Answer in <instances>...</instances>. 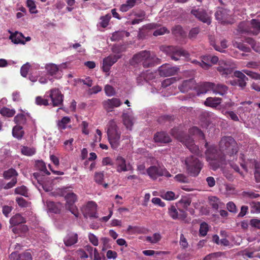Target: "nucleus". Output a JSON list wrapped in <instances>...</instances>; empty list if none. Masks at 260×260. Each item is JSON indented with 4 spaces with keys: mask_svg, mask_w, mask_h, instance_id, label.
Segmentation results:
<instances>
[{
    "mask_svg": "<svg viewBox=\"0 0 260 260\" xmlns=\"http://www.w3.org/2000/svg\"><path fill=\"white\" fill-rule=\"evenodd\" d=\"M185 165L187 173L192 177L198 176L203 168L202 162L193 155H190L185 158Z\"/></svg>",
    "mask_w": 260,
    "mask_h": 260,
    "instance_id": "obj_5",
    "label": "nucleus"
},
{
    "mask_svg": "<svg viewBox=\"0 0 260 260\" xmlns=\"http://www.w3.org/2000/svg\"><path fill=\"white\" fill-rule=\"evenodd\" d=\"M17 182V179L13 178L11 181L7 183H5L3 180H0V190L4 188L5 189H8L12 188L15 186Z\"/></svg>",
    "mask_w": 260,
    "mask_h": 260,
    "instance_id": "obj_30",
    "label": "nucleus"
},
{
    "mask_svg": "<svg viewBox=\"0 0 260 260\" xmlns=\"http://www.w3.org/2000/svg\"><path fill=\"white\" fill-rule=\"evenodd\" d=\"M119 58L120 56L117 55H110L105 58L103 61V71L106 73L109 72L111 66H113Z\"/></svg>",
    "mask_w": 260,
    "mask_h": 260,
    "instance_id": "obj_15",
    "label": "nucleus"
},
{
    "mask_svg": "<svg viewBox=\"0 0 260 260\" xmlns=\"http://www.w3.org/2000/svg\"><path fill=\"white\" fill-rule=\"evenodd\" d=\"M47 206L49 211L51 212L57 214L60 211V204L59 203H55L52 201L47 202Z\"/></svg>",
    "mask_w": 260,
    "mask_h": 260,
    "instance_id": "obj_28",
    "label": "nucleus"
},
{
    "mask_svg": "<svg viewBox=\"0 0 260 260\" xmlns=\"http://www.w3.org/2000/svg\"><path fill=\"white\" fill-rule=\"evenodd\" d=\"M233 46L243 52H250L251 51V49L249 47L246 46L241 42H235L233 43Z\"/></svg>",
    "mask_w": 260,
    "mask_h": 260,
    "instance_id": "obj_41",
    "label": "nucleus"
},
{
    "mask_svg": "<svg viewBox=\"0 0 260 260\" xmlns=\"http://www.w3.org/2000/svg\"><path fill=\"white\" fill-rule=\"evenodd\" d=\"M251 212L253 213H260V202H252L250 204Z\"/></svg>",
    "mask_w": 260,
    "mask_h": 260,
    "instance_id": "obj_49",
    "label": "nucleus"
},
{
    "mask_svg": "<svg viewBox=\"0 0 260 260\" xmlns=\"http://www.w3.org/2000/svg\"><path fill=\"white\" fill-rule=\"evenodd\" d=\"M180 245L183 249H185L188 247V242L184 235L181 234L180 238Z\"/></svg>",
    "mask_w": 260,
    "mask_h": 260,
    "instance_id": "obj_63",
    "label": "nucleus"
},
{
    "mask_svg": "<svg viewBox=\"0 0 260 260\" xmlns=\"http://www.w3.org/2000/svg\"><path fill=\"white\" fill-rule=\"evenodd\" d=\"M169 32V31L167 29V28L165 27H162L160 28L159 29L155 30L154 32L153 35L154 36H160L165 34V33Z\"/></svg>",
    "mask_w": 260,
    "mask_h": 260,
    "instance_id": "obj_61",
    "label": "nucleus"
},
{
    "mask_svg": "<svg viewBox=\"0 0 260 260\" xmlns=\"http://www.w3.org/2000/svg\"><path fill=\"white\" fill-rule=\"evenodd\" d=\"M19 260H32L31 253L29 252L25 251L19 254Z\"/></svg>",
    "mask_w": 260,
    "mask_h": 260,
    "instance_id": "obj_57",
    "label": "nucleus"
},
{
    "mask_svg": "<svg viewBox=\"0 0 260 260\" xmlns=\"http://www.w3.org/2000/svg\"><path fill=\"white\" fill-rule=\"evenodd\" d=\"M78 241V235L71 234L68 235L64 239V244L67 246H71L76 244Z\"/></svg>",
    "mask_w": 260,
    "mask_h": 260,
    "instance_id": "obj_26",
    "label": "nucleus"
},
{
    "mask_svg": "<svg viewBox=\"0 0 260 260\" xmlns=\"http://www.w3.org/2000/svg\"><path fill=\"white\" fill-rule=\"evenodd\" d=\"M254 177L257 183L260 182V161H255Z\"/></svg>",
    "mask_w": 260,
    "mask_h": 260,
    "instance_id": "obj_36",
    "label": "nucleus"
},
{
    "mask_svg": "<svg viewBox=\"0 0 260 260\" xmlns=\"http://www.w3.org/2000/svg\"><path fill=\"white\" fill-rule=\"evenodd\" d=\"M27 187L24 185L17 187L14 190L15 194H20L24 197H27Z\"/></svg>",
    "mask_w": 260,
    "mask_h": 260,
    "instance_id": "obj_45",
    "label": "nucleus"
},
{
    "mask_svg": "<svg viewBox=\"0 0 260 260\" xmlns=\"http://www.w3.org/2000/svg\"><path fill=\"white\" fill-rule=\"evenodd\" d=\"M210 39H211L210 38ZM226 41L225 40L221 41L220 42L221 47H220L215 45L214 41L211 40V45H212L214 47V49L220 52H223L224 51V49L227 48L228 46L226 45Z\"/></svg>",
    "mask_w": 260,
    "mask_h": 260,
    "instance_id": "obj_37",
    "label": "nucleus"
},
{
    "mask_svg": "<svg viewBox=\"0 0 260 260\" xmlns=\"http://www.w3.org/2000/svg\"><path fill=\"white\" fill-rule=\"evenodd\" d=\"M83 214L85 218H98L96 204L93 201H89L84 207Z\"/></svg>",
    "mask_w": 260,
    "mask_h": 260,
    "instance_id": "obj_12",
    "label": "nucleus"
},
{
    "mask_svg": "<svg viewBox=\"0 0 260 260\" xmlns=\"http://www.w3.org/2000/svg\"><path fill=\"white\" fill-rule=\"evenodd\" d=\"M104 90L106 94L108 96H112L115 94L114 88L110 85H106L105 87Z\"/></svg>",
    "mask_w": 260,
    "mask_h": 260,
    "instance_id": "obj_59",
    "label": "nucleus"
},
{
    "mask_svg": "<svg viewBox=\"0 0 260 260\" xmlns=\"http://www.w3.org/2000/svg\"><path fill=\"white\" fill-rule=\"evenodd\" d=\"M189 133L192 135H198L202 138H204L205 136L203 132L196 126L193 127L189 129Z\"/></svg>",
    "mask_w": 260,
    "mask_h": 260,
    "instance_id": "obj_48",
    "label": "nucleus"
},
{
    "mask_svg": "<svg viewBox=\"0 0 260 260\" xmlns=\"http://www.w3.org/2000/svg\"><path fill=\"white\" fill-rule=\"evenodd\" d=\"M168 214L169 216L173 219H179L185 221L187 217V213L183 210L179 209V211L177 209L176 206L171 205L168 209Z\"/></svg>",
    "mask_w": 260,
    "mask_h": 260,
    "instance_id": "obj_14",
    "label": "nucleus"
},
{
    "mask_svg": "<svg viewBox=\"0 0 260 260\" xmlns=\"http://www.w3.org/2000/svg\"><path fill=\"white\" fill-rule=\"evenodd\" d=\"M178 68L171 67L170 64H164L159 68V73L161 76H171L175 75L178 70Z\"/></svg>",
    "mask_w": 260,
    "mask_h": 260,
    "instance_id": "obj_16",
    "label": "nucleus"
},
{
    "mask_svg": "<svg viewBox=\"0 0 260 260\" xmlns=\"http://www.w3.org/2000/svg\"><path fill=\"white\" fill-rule=\"evenodd\" d=\"M103 105L107 111H110L115 107H119L121 105V102L120 99L114 98L104 101L103 102Z\"/></svg>",
    "mask_w": 260,
    "mask_h": 260,
    "instance_id": "obj_18",
    "label": "nucleus"
},
{
    "mask_svg": "<svg viewBox=\"0 0 260 260\" xmlns=\"http://www.w3.org/2000/svg\"><path fill=\"white\" fill-rule=\"evenodd\" d=\"M181 142L186 147L193 153L198 155H200V150L199 147L194 144L193 139L189 136L185 135L180 139Z\"/></svg>",
    "mask_w": 260,
    "mask_h": 260,
    "instance_id": "obj_11",
    "label": "nucleus"
},
{
    "mask_svg": "<svg viewBox=\"0 0 260 260\" xmlns=\"http://www.w3.org/2000/svg\"><path fill=\"white\" fill-rule=\"evenodd\" d=\"M13 136L18 139H21L24 135V132L22 130V126L21 125L15 126L12 130Z\"/></svg>",
    "mask_w": 260,
    "mask_h": 260,
    "instance_id": "obj_32",
    "label": "nucleus"
},
{
    "mask_svg": "<svg viewBox=\"0 0 260 260\" xmlns=\"http://www.w3.org/2000/svg\"><path fill=\"white\" fill-rule=\"evenodd\" d=\"M45 96L50 98L51 102L50 103L53 107L60 106L63 101V94L60 90L57 88H53L46 92Z\"/></svg>",
    "mask_w": 260,
    "mask_h": 260,
    "instance_id": "obj_7",
    "label": "nucleus"
},
{
    "mask_svg": "<svg viewBox=\"0 0 260 260\" xmlns=\"http://www.w3.org/2000/svg\"><path fill=\"white\" fill-rule=\"evenodd\" d=\"M200 32L199 27H194L190 29L188 34V38L190 39H195Z\"/></svg>",
    "mask_w": 260,
    "mask_h": 260,
    "instance_id": "obj_54",
    "label": "nucleus"
},
{
    "mask_svg": "<svg viewBox=\"0 0 260 260\" xmlns=\"http://www.w3.org/2000/svg\"><path fill=\"white\" fill-rule=\"evenodd\" d=\"M26 6L29 8V12L31 14H36L38 13L35 2L32 0H27Z\"/></svg>",
    "mask_w": 260,
    "mask_h": 260,
    "instance_id": "obj_44",
    "label": "nucleus"
},
{
    "mask_svg": "<svg viewBox=\"0 0 260 260\" xmlns=\"http://www.w3.org/2000/svg\"><path fill=\"white\" fill-rule=\"evenodd\" d=\"M110 19L111 16L109 14H107L105 16L101 17L100 20L101 21L99 23L100 25L103 28L106 27L109 24Z\"/></svg>",
    "mask_w": 260,
    "mask_h": 260,
    "instance_id": "obj_46",
    "label": "nucleus"
},
{
    "mask_svg": "<svg viewBox=\"0 0 260 260\" xmlns=\"http://www.w3.org/2000/svg\"><path fill=\"white\" fill-rule=\"evenodd\" d=\"M36 104L39 106H48L50 104L49 103V100L48 99H44L40 96L36 97Z\"/></svg>",
    "mask_w": 260,
    "mask_h": 260,
    "instance_id": "obj_51",
    "label": "nucleus"
},
{
    "mask_svg": "<svg viewBox=\"0 0 260 260\" xmlns=\"http://www.w3.org/2000/svg\"><path fill=\"white\" fill-rule=\"evenodd\" d=\"M201 63L202 68L205 70H208L212 66V64L210 63V55L202 56Z\"/></svg>",
    "mask_w": 260,
    "mask_h": 260,
    "instance_id": "obj_34",
    "label": "nucleus"
},
{
    "mask_svg": "<svg viewBox=\"0 0 260 260\" xmlns=\"http://www.w3.org/2000/svg\"><path fill=\"white\" fill-rule=\"evenodd\" d=\"M21 152L24 155L31 156L35 153V150L34 149L24 146L21 149Z\"/></svg>",
    "mask_w": 260,
    "mask_h": 260,
    "instance_id": "obj_52",
    "label": "nucleus"
},
{
    "mask_svg": "<svg viewBox=\"0 0 260 260\" xmlns=\"http://www.w3.org/2000/svg\"><path fill=\"white\" fill-rule=\"evenodd\" d=\"M209 204L212 206V208L215 210H218L220 201L218 198L216 197L212 196L209 198Z\"/></svg>",
    "mask_w": 260,
    "mask_h": 260,
    "instance_id": "obj_38",
    "label": "nucleus"
},
{
    "mask_svg": "<svg viewBox=\"0 0 260 260\" xmlns=\"http://www.w3.org/2000/svg\"><path fill=\"white\" fill-rule=\"evenodd\" d=\"M88 239L89 241L94 245L98 246L99 244V240L98 238L92 233H89L88 235Z\"/></svg>",
    "mask_w": 260,
    "mask_h": 260,
    "instance_id": "obj_64",
    "label": "nucleus"
},
{
    "mask_svg": "<svg viewBox=\"0 0 260 260\" xmlns=\"http://www.w3.org/2000/svg\"><path fill=\"white\" fill-rule=\"evenodd\" d=\"M194 85V80L192 79L184 80L182 84L179 86V88L182 92H187L192 89Z\"/></svg>",
    "mask_w": 260,
    "mask_h": 260,
    "instance_id": "obj_25",
    "label": "nucleus"
},
{
    "mask_svg": "<svg viewBox=\"0 0 260 260\" xmlns=\"http://www.w3.org/2000/svg\"><path fill=\"white\" fill-rule=\"evenodd\" d=\"M107 134L111 147L114 149L117 148L120 144L121 132L114 120L109 122Z\"/></svg>",
    "mask_w": 260,
    "mask_h": 260,
    "instance_id": "obj_3",
    "label": "nucleus"
},
{
    "mask_svg": "<svg viewBox=\"0 0 260 260\" xmlns=\"http://www.w3.org/2000/svg\"><path fill=\"white\" fill-rule=\"evenodd\" d=\"M242 72L243 73L246 74L247 75L249 76L252 79H256V80H260V74L253 72L252 71L248 70H243L242 71Z\"/></svg>",
    "mask_w": 260,
    "mask_h": 260,
    "instance_id": "obj_50",
    "label": "nucleus"
},
{
    "mask_svg": "<svg viewBox=\"0 0 260 260\" xmlns=\"http://www.w3.org/2000/svg\"><path fill=\"white\" fill-rule=\"evenodd\" d=\"M219 146L220 151L225 156V160L228 156L230 157L228 159L229 161H231L235 158L237 159L236 155L238 151V147L236 141L232 137H222L220 141Z\"/></svg>",
    "mask_w": 260,
    "mask_h": 260,
    "instance_id": "obj_1",
    "label": "nucleus"
},
{
    "mask_svg": "<svg viewBox=\"0 0 260 260\" xmlns=\"http://www.w3.org/2000/svg\"><path fill=\"white\" fill-rule=\"evenodd\" d=\"M205 155L208 161H214V162H211L210 164L211 165H213V169L214 170L225 162V156L222 154L221 151L219 152L216 147L214 146H211L207 148Z\"/></svg>",
    "mask_w": 260,
    "mask_h": 260,
    "instance_id": "obj_2",
    "label": "nucleus"
},
{
    "mask_svg": "<svg viewBox=\"0 0 260 260\" xmlns=\"http://www.w3.org/2000/svg\"><path fill=\"white\" fill-rule=\"evenodd\" d=\"M9 32L11 34L9 37V39L14 44H24L25 41L23 40L24 36L21 32L18 31H15V32H12L9 30Z\"/></svg>",
    "mask_w": 260,
    "mask_h": 260,
    "instance_id": "obj_22",
    "label": "nucleus"
},
{
    "mask_svg": "<svg viewBox=\"0 0 260 260\" xmlns=\"http://www.w3.org/2000/svg\"><path fill=\"white\" fill-rule=\"evenodd\" d=\"M146 172L149 177L152 180H156L160 176L170 177L171 174L164 167L151 166L146 170Z\"/></svg>",
    "mask_w": 260,
    "mask_h": 260,
    "instance_id": "obj_8",
    "label": "nucleus"
},
{
    "mask_svg": "<svg viewBox=\"0 0 260 260\" xmlns=\"http://www.w3.org/2000/svg\"><path fill=\"white\" fill-rule=\"evenodd\" d=\"M191 13L204 23L210 24L211 21L206 12L203 10H192Z\"/></svg>",
    "mask_w": 260,
    "mask_h": 260,
    "instance_id": "obj_17",
    "label": "nucleus"
},
{
    "mask_svg": "<svg viewBox=\"0 0 260 260\" xmlns=\"http://www.w3.org/2000/svg\"><path fill=\"white\" fill-rule=\"evenodd\" d=\"M228 87L222 83H214L213 92L216 94L223 96L228 92Z\"/></svg>",
    "mask_w": 260,
    "mask_h": 260,
    "instance_id": "obj_23",
    "label": "nucleus"
},
{
    "mask_svg": "<svg viewBox=\"0 0 260 260\" xmlns=\"http://www.w3.org/2000/svg\"><path fill=\"white\" fill-rule=\"evenodd\" d=\"M164 51L172 60H178L181 56L188 57L189 53L182 48L177 46H169L165 47Z\"/></svg>",
    "mask_w": 260,
    "mask_h": 260,
    "instance_id": "obj_6",
    "label": "nucleus"
},
{
    "mask_svg": "<svg viewBox=\"0 0 260 260\" xmlns=\"http://www.w3.org/2000/svg\"><path fill=\"white\" fill-rule=\"evenodd\" d=\"M154 140L157 143H168L171 141V139L166 132H160L154 135Z\"/></svg>",
    "mask_w": 260,
    "mask_h": 260,
    "instance_id": "obj_19",
    "label": "nucleus"
},
{
    "mask_svg": "<svg viewBox=\"0 0 260 260\" xmlns=\"http://www.w3.org/2000/svg\"><path fill=\"white\" fill-rule=\"evenodd\" d=\"M133 59L137 63L142 62L143 67L150 68L160 63V59L151 55L150 52L142 51L134 55Z\"/></svg>",
    "mask_w": 260,
    "mask_h": 260,
    "instance_id": "obj_4",
    "label": "nucleus"
},
{
    "mask_svg": "<svg viewBox=\"0 0 260 260\" xmlns=\"http://www.w3.org/2000/svg\"><path fill=\"white\" fill-rule=\"evenodd\" d=\"M249 224L252 228L260 230V219H251L249 221Z\"/></svg>",
    "mask_w": 260,
    "mask_h": 260,
    "instance_id": "obj_58",
    "label": "nucleus"
},
{
    "mask_svg": "<svg viewBox=\"0 0 260 260\" xmlns=\"http://www.w3.org/2000/svg\"><path fill=\"white\" fill-rule=\"evenodd\" d=\"M18 174L17 171L13 168L8 169V170L5 171L3 173V176L5 179H10L11 178H16Z\"/></svg>",
    "mask_w": 260,
    "mask_h": 260,
    "instance_id": "obj_33",
    "label": "nucleus"
},
{
    "mask_svg": "<svg viewBox=\"0 0 260 260\" xmlns=\"http://www.w3.org/2000/svg\"><path fill=\"white\" fill-rule=\"evenodd\" d=\"M214 83L204 82L201 84L199 87V92L200 93H205L209 91H213Z\"/></svg>",
    "mask_w": 260,
    "mask_h": 260,
    "instance_id": "obj_27",
    "label": "nucleus"
},
{
    "mask_svg": "<svg viewBox=\"0 0 260 260\" xmlns=\"http://www.w3.org/2000/svg\"><path fill=\"white\" fill-rule=\"evenodd\" d=\"M15 122L17 125L24 124L26 122V117L23 114H18L14 118Z\"/></svg>",
    "mask_w": 260,
    "mask_h": 260,
    "instance_id": "obj_39",
    "label": "nucleus"
},
{
    "mask_svg": "<svg viewBox=\"0 0 260 260\" xmlns=\"http://www.w3.org/2000/svg\"><path fill=\"white\" fill-rule=\"evenodd\" d=\"M0 112L2 115L8 117H11L13 116L15 113L14 110L10 109L6 107H3L2 108Z\"/></svg>",
    "mask_w": 260,
    "mask_h": 260,
    "instance_id": "obj_40",
    "label": "nucleus"
},
{
    "mask_svg": "<svg viewBox=\"0 0 260 260\" xmlns=\"http://www.w3.org/2000/svg\"><path fill=\"white\" fill-rule=\"evenodd\" d=\"M234 76L238 79L236 81L235 83L239 86L244 88L246 85V81L248 80V78L243 73L239 71H236L234 73Z\"/></svg>",
    "mask_w": 260,
    "mask_h": 260,
    "instance_id": "obj_21",
    "label": "nucleus"
},
{
    "mask_svg": "<svg viewBox=\"0 0 260 260\" xmlns=\"http://www.w3.org/2000/svg\"><path fill=\"white\" fill-rule=\"evenodd\" d=\"M175 193L171 191H169L166 192L164 195H162L161 197L167 200H173L175 199Z\"/></svg>",
    "mask_w": 260,
    "mask_h": 260,
    "instance_id": "obj_62",
    "label": "nucleus"
},
{
    "mask_svg": "<svg viewBox=\"0 0 260 260\" xmlns=\"http://www.w3.org/2000/svg\"><path fill=\"white\" fill-rule=\"evenodd\" d=\"M71 120L69 117H63L60 120L58 121L57 125L59 129H64L67 127V124L70 122Z\"/></svg>",
    "mask_w": 260,
    "mask_h": 260,
    "instance_id": "obj_43",
    "label": "nucleus"
},
{
    "mask_svg": "<svg viewBox=\"0 0 260 260\" xmlns=\"http://www.w3.org/2000/svg\"><path fill=\"white\" fill-rule=\"evenodd\" d=\"M66 200V208L69 210L76 217L79 216V212L74 203L77 200V196L75 193H68L65 197Z\"/></svg>",
    "mask_w": 260,
    "mask_h": 260,
    "instance_id": "obj_9",
    "label": "nucleus"
},
{
    "mask_svg": "<svg viewBox=\"0 0 260 260\" xmlns=\"http://www.w3.org/2000/svg\"><path fill=\"white\" fill-rule=\"evenodd\" d=\"M36 167L38 170H39L41 172H43L45 174L48 175L50 174V173L47 170L46 165L43 161H37L36 162Z\"/></svg>",
    "mask_w": 260,
    "mask_h": 260,
    "instance_id": "obj_35",
    "label": "nucleus"
},
{
    "mask_svg": "<svg viewBox=\"0 0 260 260\" xmlns=\"http://www.w3.org/2000/svg\"><path fill=\"white\" fill-rule=\"evenodd\" d=\"M66 63L57 65L53 63L46 64L45 66V70L47 73L51 76H54L55 78L59 79L62 76V68H65Z\"/></svg>",
    "mask_w": 260,
    "mask_h": 260,
    "instance_id": "obj_10",
    "label": "nucleus"
},
{
    "mask_svg": "<svg viewBox=\"0 0 260 260\" xmlns=\"http://www.w3.org/2000/svg\"><path fill=\"white\" fill-rule=\"evenodd\" d=\"M217 70L221 75L225 77L233 73V69L223 61L220 62L218 67L217 68Z\"/></svg>",
    "mask_w": 260,
    "mask_h": 260,
    "instance_id": "obj_20",
    "label": "nucleus"
},
{
    "mask_svg": "<svg viewBox=\"0 0 260 260\" xmlns=\"http://www.w3.org/2000/svg\"><path fill=\"white\" fill-rule=\"evenodd\" d=\"M227 16L228 14L226 10L222 8L218 10L215 14L216 19L221 22L225 21L227 18Z\"/></svg>",
    "mask_w": 260,
    "mask_h": 260,
    "instance_id": "obj_31",
    "label": "nucleus"
},
{
    "mask_svg": "<svg viewBox=\"0 0 260 260\" xmlns=\"http://www.w3.org/2000/svg\"><path fill=\"white\" fill-rule=\"evenodd\" d=\"M104 180V174L103 173L96 172L94 175L95 181L100 184H102Z\"/></svg>",
    "mask_w": 260,
    "mask_h": 260,
    "instance_id": "obj_60",
    "label": "nucleus"
},
{
    "mask_svg": "<svg viewBox=\"0 0 260 260\" xmlns=\"http://www.w3.org/2000/svg\"><path fill=\"white\" fill-rule=\"evenodd\" d=\"M30 66L29 64V63H26L21 67V70H20V73H21V75L23 77H26V76L27 75L29 69L30 68Z\"/></svg>",
    "mask_w": 260,
    "mask_h": 260,
    "instance_id": "obj_55",
    "label": "nucleus"
},
{
    "mask_svg": "<svg viewBox=\"0 0 260 260\" xmlns=\"http://www.w3.org/2000/svg\"><path fill=\"white\" fill-rule=\"evenodd\" d=\"M222 101L221 98L217 97H209L207 98L204 102L205 106L212 107L216 108L221 103Z\"/></svg>",
    "mask_w": 260,
    "mask_h": 260,
    "instance_id": "obj_24",
    "label": "nucleus"
},
{
    "mask_svg": "<svg viewBox=\"0 0 260 260\" xmlns=\"http://www.w3.org/2000/svg\"><path fill=\"white\" fill-rule=\"evenodd\" d=\"M209 231L208 224L205 222H203L200 224L199 234L200 235L203 237H205L207 235V234Z\"/></svg>",
    "mask_w": 260,
    "mask_h": 260,
    "instance_id": "obj_42",
    "label": "nucleus"
},
{
    "mask_svg": "<svg viewBox=\"0 0 260 260\" xmlns=\"http://www.w3.org/2000/svg\"><path fill=\"white\" fill-rule=\"evenodd\" d=\"M115 165L116 166V171L118 173L122 172H126L133 170V167L129 164L127 165L126 163L125 159L121 156H117L115 159Z\"/></svg>",
    "mask_w": 260,
    "mask_h": 260,
    "instance_id": "obj_13",
    "label": "nucleus"
},
{
    "mask_svg": "<svg viewBox=\"0 0 260 260\" xmlns=\"http://www.w3.org/2000/svg\"><path fill=\"white\" fill-rule=\"evenodd\" d=\"M124 35L123 31H115L112 34L110 39L112 41H118L124 37Z\"/></svg>",
    "mask_w": 260,
    "mask_h": 260,
    "instance_id": "obj_47",
    "label": "nucleus"
},
{
    "mask_svg": "<svg viewBox=\"0 0 260 260\" xmlns=\"http://www.w3.org/2000/svg\"><path fill=\"white\" fill-rule=\"evenodd\" d=\"M25 219L20 214L15 215L10 219V223L13 226L25 223Z\"/></svg>",
    "mask_w": 260,
    "mask_h": 260,
    "instance_id": "obj_29",
    "label": "nucleus"
},
{
    "mask_svg": "<svg viewBox=\"0 0 260 260\" xmlns=\"http://www.w3.org/2000/svg\"><path fill=\"white\" fill-rule=\"evenodd\" d=\"M176 181L181 183L188 182V178L182 174H179L175 176Z\"/></svg>",
    "mask_w": 260,
    "mask_h": 260,
    "instance_id": "obj_56",
    "label": "nucleus"
},
{
    "mask_svg": "<svg viewBox=\"0 0 260 260\" xmlns=\"http://www.w3.org/2000/svg\"><path fill=\"white\" fill-rule=\"evenodd\" d=\"M172 32L173 34L176 36H183L184 34L182 27L179 25H176L173 27L172 29Z\"/></svg>",
    "mask_w": 260,
    "mask_h": 260,
    "instance_id": "obj_53",
    "label": "nucleus"
}]
</instances>
